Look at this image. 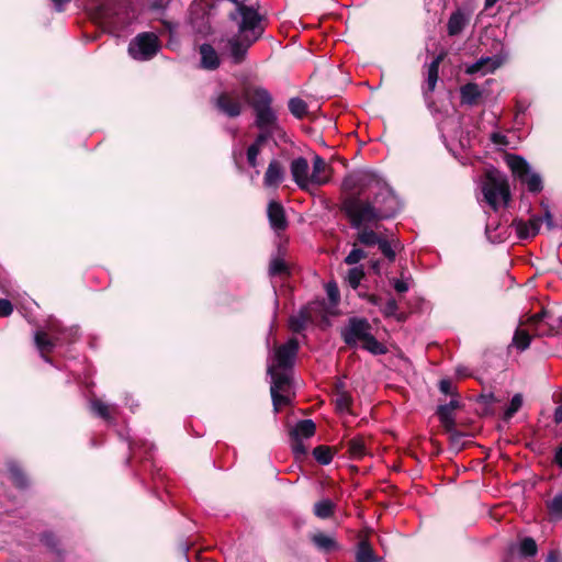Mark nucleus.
<instances>
[{
    "mask_svg": "<svg viewBox=\"0 0 562 562\" xmlns=\"http://www.w3.org/2000/svg\"><path fill=\"white\" fill-rule=\"evenodd\" d=\"M217 3L224 5L227 24L236 30L226 40L222 38L221 43L225 42L232 63L241 64L248 49L263 35L265 18L254 5L247 4L246 0H217Z\"/></svg>",
    "mask_w": 562,
    "mask_h": 562,
    "instance_id": "1",
    "label": "nucleus"
},
{
    "mask_svg": "<svg viewBox=\"0 0 562 562\" xmlns=\"http://www.w3.org/2000/svg\"><path fill=\"white\" fill-rule=\"evenodd\" d=\"M344 211L356 229L390 218L391 213L390 209H376L371 201L361 200L360 196L347 198L344 202Z\"/></svg>",
    "mask_w": 562,
    "mask_h": 562,
    "instance_id": "2",
    "label": "nucleus"
},
{
    "mask_svg": "<svg viewBox=\"0 0 562 562\" xmlns=\"http://www.w3.org/2000/svg\"><path fill=\"white\" fill-rule=\"evenodd\" d=\"M245 97L248 99L255 112V125L258 128H271L283 131L276 111L272 109V95L261 87L246 90Z\"/></svg>",
    "mask_w": 562,
    "mask_h": 562,
    "instance_id": "3",
    "label": "nucleus"
},
{
    "mask_svg": "<svg viewBox=\"0 0 562 562\" xmlns=\"http://www.w3.org/2000/svg\"><path fill=\"white\" fill-rule=\"evenodd\" d=\"M485 202L495 211L506 206L510 193L506 179L498 172H488L482 186Z\"/></svg>",
    "mask_w": 562,
    "mask_h": 562,
    "instance_id": "4",
    "label": "nucleus"
},
{
    "mask_svg": "<svg viewBox=\"0 0 562 562\" xmlns=\"http://www.w3.org/2000/svg\"><path fill=\"white\" fill-rule=\"evenodd\" d=\"M505 161L514 177L525 184L529 192L538 193L543 189L541 176L532 170L525 158L518 155L507 154Z\"/></svg>",
    "mask_w": 562,
    "mask_h": 562,
    "instance_id": "5",
    "label": "nucleus"
},
{
    "mask_svg": "<svg viewBox=\"0 0 562 562\" xmlns=\"http://www.w3.org/2000/svg\"><path fill=\"white\" fill-rule=\"evenodd\" d=\"M159 49L158 36L153 32H143L130 42L127 53L134 60L146 61L154 58Z\"/></svg>",
    "mask_w": 562,
    "mask_h": 562,
    "instance_id": "6",
    "label": "nucleus"
},
{
    "mask_svg": "<svg viewBox=\"0 0 562 562\" xmlns=\"http://www.w3.org/2000/svg\"><path fill=\"white\" fill-rule=\"evenodd\" d=\"M383 182L385 181L380 176L370 170H356L344 178L341 188L345 192H356V196H359L367 190H376Z\"/></svg>",
    "mask_w": 562,
    "mask_h": 562,
    "instance_id": "7",
    "label": "nucleus"
},
{
    "mask_svg": "<svg viewBox=\"0 0 562 562\" xmlns=\"http://www.w3.org/2000/svg\"><path fill=\"white\" fill-rule=\"evenodd\" d=\"M299 352V341L295 338L289 339L285 344L276 348L273 356L268 364V369L273 368L274 374L289 373L293 368L296 355Z\"/></svg>",
    "mask_w": 562,
    "mask_h": 562,
    "instance_id": "8",
    "label": "nucleus"
},
{
    "mask_svg": "<svg viewBox=\"0 0 562 562\" xmlns=\"http://www.w3.org/2000/svg\"><path fill=\"white\" fill-rule=\"evenodd\" d=\"M268 374L271 378L270 393L273 409L276 413H278L282 406H285L290 403V397L285 394H282V392H285L286 387L290 385V375L288 373L274 374L273 368L268 370Z\"/></svg>",
    "mask_w": 562,
    "mask_h": 562,
    "instance_id": "9",
    "label": "nucleus"
},
{
    "mask_svg": "<svg viewBox=\"0 0 562 562\" xmlns=\"http://www.w3.org/2000/svg\"><path fill=\"white\" fill-rule=\"evenodd\" d=\"M370 334L371 326L369 322L357 317L350 318L348 325L341 330L344 341L350 347L363 342Z\"/></svg>",
    "mask_w": 562,
    "mask_h": 562,
    "instance_id": "10",
    "label": "nucleus"
},
{
    "mask_svg": "<svg viewBox=\"0 0 562 562\" xmlns=\"http://www.w3.org/2000/svg\"><path fill=\"white\" fill-rule=\"evenodd\" d=\"M215 5V2L211 3L209 0H193L190 4V22L199 32L209 26V16Z\"/></svg>",
    "mask_w": 562,
    "mask_h": 562,
    "instance_id": "11",
    "label": "nucleus"
},
{
    "mask_svg": "<svg viewBox=\"0 0 562 562\" xmlns=\"http://www.w3.org/2000/svg\"><path fill=\"white\" fill-rule=\"evenodd\" d=\"M507 53H504L502 48L499 53L493 56L481 57L475 63L469 65L465 69V72L469 75H486L488 72H493L505 63Z\"/></svg>",
    "mask_w": 562,
    "mask_h": 562,
    "instance_id": "12",
    "label": "nucleus"
},
{
    "mask_svg": "<svg viewBox=\"0 0 562 562\" xmlns=\"http://www.w3.org/2000/svg\"><path fill=\"white\" fill-rule=\"evenodd\" d=\"M220 112L229 117L240 115L243 109L241 94L238 91H227L221 93L215 101Z\"/></svg>",
    "mask_w": 562,
    "mask_h": 562,
    "instance_id": "13",
    "label": "nucleus"
},
{
    "mask_svg": "<svg viewBox=\"0 0 562 562\" xmlns=\"http://www.w3.org/2000/svg\"><path fill=\"white\" fill-rule=\"evenodd\" d=\"M290 172L294 183L304 191H308L311 187L310 164L304 157H296L290 164Z\"/></svg>",
    "mask_w": 562,
    "mask_h": 562,
    "instance_id": "14",
    "label": "nucleus"
},
{
    "mask_svg": "<svg viewBox=\"0 0 562 562\" xmlns=\"http://www.w3.org/2000/svg\"><path fill=\"white\" fill-rule=\"evenodd\" d=\"M371 202L376 205V209H390V217H393L401 207L397 196L386 182H383L382 186L376 189Z\"/></svg>",
    "mask_w": 562,
    "mask_h": 562,
    "instance_id": "15",
    "label": "nucleus"
},
{
    "mask_svg": "<svg viewBox=\"0 0 562 562\" xmlns=\"http://www.w3.org/2000/svg\"><path fill=\"white\" fill-rule=\"evenodd\" d=\"M34 341L42 355V358L46 362H50L49 358H47L45 353L50 352L55 346L60 344V338L56 334L55 327L52 325L47 331L37 330L34 335Z\"/></svg>",
    "mask_w": 562,
    "mask_h": 562,
    "instance_id": "16",
    "label": "nucleus"
},
{
    "mask_svg": "<svg viewBox=\"0 0 562 562\" xmlns=\"http://www.w3.org/2000/svg\"><path fill=\"white\" fill-rule=\"evenodd\" d=\"M331 176V168L318 155H314L312 160V171H311V187H322L329 182Z\"/></svg>",
    "mask_w": 562,
    "mask_h": 562,
    "instance_id": "17",
    "label": "nucleus"
},
{
    "mask_svg": "<svg viewBox=\"0 0 562 562\" xmlns=\"http://www.w3.org/2000/svg\"><path fill=\"white\" fill-rule=\"evenodd\" d=\"M541 224L540 216H532L528 221L515 220L512 225L520 239H528L539 233Z\"/></svg>",
    "mask_w": 562,
    "mask_h": 562,
    "instance_id": "18",
    "label": "nucleus"
},
{
    "mask_svg": "<svg viewBox=\"0 0 562 562\" xmlns=\"http://www.w3.org/2000/svg\"><path fill=\"white\" fill-rule=\"evenodd\" d=\"M284 178L285 169L283 165L279 160L272 159L265 172L263 186L266 188L277 189L283 182Z\"/></svg>",
    "mask_w": 562,
    "mask_h": 562,
    "instance_id": "19",
    "label": "nucleus"
},
{
    "mask_svg": "<svg viewBox=\"0 0 562 562\" xmlns=\"http://www.w3.org/2000/svg\"><path fill=\"white\" fill-rule=\"evenodd\" d=\"M470 19V12H467L464 9H458L452 12L447 23L448 34L450 36L459 35L469 24Z\"/></svg>",
    "mask_w": 562,
    "mask_h": 562,
    "instance_id": "20",
    "label": "nucleus"
},
{
    "mask_svg": "<svg viewBox=\"0 0 562 562\" xmlns=\"http://www.w3.org/2000/svg\"><path fill=\"white\" fill-rule=\"evenodd\" d=\"M201 67L206 70H215L221 65V58L216 49L209 43L200 45Z\"/></svg>",
    "mask_w": 562,
    "mask_h": 562,
    "instance_id": "21",
    "label": "nucleus"
},
{
    "mask_svg": "<svg viewBox=\"0 0 562 562\" xmlns=\"http://www.w3.org/2000/svg\"><path fill=\"white\" fill-rule=\"evenodd\" d=\"M268 218L274 231H282L286 227V218L283 206L277 201H270L268 204Z\"/></svg>",
    "mask_w": 562,
    "mask_h": 562,
    "instance_id": "22",
    "label": "nucleus"
},
{
    "mask_svg": "<svg viewBox=\"0 0 562 562\" xmlns=\"http://www.w3.org/2000/svg\"><path fill=\"white\" fill-rule=\"evenodd\" d=\"M459 407V402L452 398L449 403L445 405H440L438 407L437 414L442 424V426L451 431L454 428V417L453 412Z\"/></svg>",
    "mask_w": 562,
    "mask_h": 562,
    "instance_id": "23",
    "label": "nucleus"
},
{
    "mask_svg": "<svg viewBox=\"0 0 562 562\" xmlns=\"http://www.w3.org/2000/svg\"><path fill=\"white\" fill-rule=\"evenodd\" d=\"M134 20V14H131L127 10L123 12H116L114 15L109 16L106 20L108 27L111 32L119 35L120 32L124 31Z\"/></svg>",
    "mask_w": 562,
    "mask_h": 562,
    "instance_id": "24",
    "label": "nucleus"
},
{
    "mask_svg": "<svg viewBox=\"0 0 562 562\" xmlns=\"http://www.w3.org/2000/svg\"><path fill=\"white\" fill-rule=\"evenodd\" d=\"M461 102L468 105L477 103L482 95V91L476 83H467L460 89Z\"/></svg>",
    "mask_w": 562,
    "mask_h": 562,
    "instance_id": "25",
    "label": "nucleus"
},
{
    "mask_svg": "<svg viewBox=\"0 0 562 562\" xmlns=\"http://www.w3.org/2000/svg\"><path fill=\"white\" fill-rule=\"evenodd\" d=\"M316 426L311 419L300 420L291 431L292 438L307 439L315 434Z\"/></svg>",
    "mask_w": 562,
    "mask_h": 562,
    "instance_id": "26",
    "label": "nucleus"
},
{
    "mask_svg": "<svg viewBox=\"0 0 562 562\" xmlns=\"http://www.w3.org/2000/svg\"><path fill=\"white\" fill-rule=\"evenodd\" d=\"M312 541L318 550L324 552H331L339 548L338 543L331 536L323 532L314 535L312 537Z\"/></svg>",
    "mask_w": 562,
    "mask_h": 562,
    "instance_id": "27",
    "label": "nucleus"
},
{
    "mask_svg": "<svg viewBox=\"0 0 562 562\" xmlns=\"http://www.w3.org/2000/svg\"><path fill=\"white\" fill-rule=\"evenodd\" d=\"M91 409L99 417L105 419L108 423L113 422V412L115 409L114 405H109L101 400L91 401Z\"/></svg>",
    "mask_w": 562,
    "mask_h": 562,
    "instance_id": "28",
    "label": "nucleus"
},
{
    "mask_svg": "<svg viewBox=\"0 0 562 562\" xmlns=\"http://www.w3.org/2000/svg\"><path fill=\"white\" fill-rule=\"evenodd\" d=\"M441 60H442V57L437 56L428 66L427 78H426V85H427L428 92H432L436 88V85L438 81L439 65H440Z\"/></svg>",
    "mask_w": 562,
    "mask_h": 562,
    "instance_id": "29",
    "label": "nucleus"
},
{
    "mask_svg": "<svg viewBox=\"0 0 562 562\" xmlns=\"http://www.w3.org/2000/svg\"><path fill=\"white\" fill-rule=\"evenodd\" d=\"M310 321V316L305 310H301L297 314H294L289 319V328L293 333H302Z\"/></svg>",
    "mask_w": 562,
    "mask_h": 562,
    "instance_id": "30",
    "label": "nucleus"
},
{
    "mask_svg": "<svg viewBox=\"0 0 562 562\" xmlns=\"http://www.w3.org/2000/svg\"><path fill=\"white\" fill-rule=\"evenodd\" d=\"M357 239L364 246H374L381 241V237L368 226H362L357 235Z\"/></svg>",
    "mask_w": 562,
    "mask_h": 562,
    "instance_id": "31",
    "label": "nucleus"
},
{
    "mask_svg": "<svg viewBox=\"0 0 562 562\" xmlns=\"http://www.w3.org/2000/svg\"><path fill=\"white\" fill-rule=\"evenodd\" d=\"M269 274L271 277L289 274V266L279 255L271 258L269 265Z\"/></svg>",
    "mask_w": 562,
    "mask_h": 562,
    "instance_id": "32",
    "label": "nucleus"
},
{
    "mask_svg": "<svg viewBox=\"0 0 562 562\" xmlns=\"http://www.w3.org/2000/svg\"><path fill=\"white\" fill-rule=\"evenodd\" d=\"M335 504L330 499H322L314 505V514L326 519L333 515Z\"/></svg>",
    "mask_w": 562,
    "mask_h": 562,
    "instance_id": "33",
    "label": "nucleus"
},
{
    "mask_svg": "<svg viewBox=\"0 0 562 562\" xmlns=\"http://www.w3.org/2000/svg\"><path fill=\"white\" fill-rule=\"evenodd\" d=\"M288 106L291 114L296 119H302L307 112V104L301 98H291Z\"/></svg>",
    "mask_w": 562,
    "mask_h": 562,
    "instance_id": "34",
    "label": "nucleus"
},
{
    "mask_svg": "<svg viewBox=\"0 0 562 562\" xmlns=\"http://www.w3.org/2000/svg\"><path fill=\"white\" fill-rule=\"evenodd\" d=\"M364 278V270L362 266L353 267L349 269L346 281L348 282L349 286L353 290H357L360 286L361 280Z\"/></svg>",
    "mask_w": 562,
    "mask_h": 562,
    "instance_id": "35",
    "label": "nucleus"
},
{
    "mask_svg": "<svg viewBox=\"0 0 562 562\" xmlns=\"http://www.w3.org/2000/svg\"><path fill=\"white\" fill-rule=\"evenodd\" d=\"M8 470L13 484L21 488L26 486V476L16 463H9Z\"/></svg>",
    "mask_w": 562,
    "mask_h": 562,
    "instance_id": "36",
    "label": "nucleus"
},
{
    "mask_svg": "<svg viewBox=\"0 0 562 562\" xmlns=\"http://www.w3.org/2000/svg\"><path fill=\"white\" fill-rule=\"evenodd\" d=\"M531 341V336L528 334L527 330L517 328L513 338V344L516 346V348L520 351L526 350Z\"/></svg>",
    "mask_w": 562,
    "mask_h": 562,
    "instance_id": "37",
    "label": "nucleus"
},
{
    "mask_svg": "<svg viewBox=\"0 0 562 562\" xmlns=\"http://www.w3.org/2000/svg\"><path fill=\"white\" fill-rule=\"evenodd\" d=\"M357 562H378L375 554L370 546L362 541L357 551Z\"/></svg>",
    "mask_w": 562,
    "mask_h": 562,
    "instance_id": "38",
    "label": "nucleus"
},
{
    "mask_svg": "<svg viewBox=\"0 0 562 562\" xmlns=\"http://www.w3.org/2000/svg\"><path fill=\"white\" fill-rule=\"evenodd\" d=\"M362 348L373 355H383L386 352V348L378 341L372 334L362 342Z\"/></svg>",
    "mask_w": 562,
    "mask_h": 562,
    "instance_id": "39",
    "label": "nucleus"
},
{
    "mask_svg": "<svg viewBox=\"0 0 562 562\" xmlns=\"http://www.w3.org/2000/svg\"><path fill=\"white\" fill-rule=\"evenodd\" d=\"M259 134L257 135L256 139L252 144L262 147L263 144L272 137H282L284 135L283 131H274L271 128H258Z\"/></svg>",
    "mask_w": 562,
    "mask_h": 562,
    "instance_id": "40",
    "label": "nucleus"
},
{
    "mask_svg": "<svg viewBox=\"0 0 562 562\" xmlns=\"http://www.w3.org/2000/svg\"><path fill=\"white\" fill-rule=\"evenodd\" d=\"M537 551H538V547H537L536 541L532 538L526 537L520 541L519 554L521 557H524V558L533 557L537 554Z\"/></svg>",
    "mask_w": 562,
    "mask_h": 562,
    "instance_id": "41",
    "label": "nucleus"
},
{
    "mask_svg": "<svg viewBox=\"0 0 562 562\" xmlns=\"http://www.w3.org/2000/svg\"><path fill=\"white\" fill-rule=\"evenodd\" d=\"M313 456L316 459V461L323 465H327L333 460V453L330 448L326 446H317L313 450Z\"/></svg>",
    "mask_w": 562,
    "mask_h": 562,
    "instance_id": "42",
    "label": "nucleus"
},
{
    "mask_svg": "<svg viewBox=\"0 0 562 562\" xmlns=\"http://www.w3.org/2000/svg\"><path fill=\"white\" fill-rule=\"evenodd\" d=\"M548 510L552 518L562 519V492L558 493L549 503Z\"/></svg>",
    "mask_w": 562,
    "mask_h": 562,
    "instance_id": "43",
    "label": "nucleus"
},
{
    "mask_svg": "<svg viewBox=\"0 0 562 562\" xmlns=\"http://www.w3.org/2000/svg\"><path fill=\"white\" fill-rule=\"evenodd\" d=\"M522 402V395L519 393L515 394L504 413V419H510L520 409Z\"/></svg>",
    "mask_w": 562,
    "mask_h": 562,
    "instance_id": "44",
    "label": "nucleus"
},
{
    "mask_svg": "<svg viewBox=\"0 0 562 562\" xmlns=\"http://www.w3.org/2000/svg\"><path fill=\"white\" fill-rule=\"evenodd\" d=\"M335 403L338 411L347 412L352 403V397L346 391H338Z\"/></svg>",
    "mask_w": 562,
    "mask_h": 562,
    "instance_id": "45",
    "label": "nucleus"
},
{
    "mask_svg": "<svg viewBox=\"0 0 562 562\" xmlns=\"http://www.w3.org/2000/svg\"><path fill=\"white\" fill-rule=\"evenodd\" d=\"M348 449L353 458H361L366 453L364 442L361 438H353L348 443Z\"/></svg>",
    "mask_w": 562,
    "mask_h": 562,
    "instance_id": "46",
    "label": "nucleus"
},
{
    "mask_svg": "<svg viewBox=\"0 0 562 562\" xmlns=\"http://www.w3.org/2000/svg\"><path fill=\"white\" fill-rule=\"evenodd\" d=\"M262 147L255 144H250L246 151L247 162L251 168L259 166L258 156L261 153Z\"/></svg>",
    "mask_w": 562,
    "mask_h": 562,
    "instance_id": "47",
    "label": "nucleus"
},
{
    "mask_svg": "<svg viewBox=\"0 0 562 562\" xmlns=\"http://www.w3.org/2000/svg\"><path fill=\"white\" fill-rule=\"evenodd\" d=\"M366 252L360 249V248H352V250L347 255V257L345 258V262L347 265H356L358 263L360 260H362L363 258H366Z\"/></svg>",
    "mask_w": 562,
    "mask_h": 562,
    "instance_id": "48",
    "label": "nucleus"
},
{
    "mask_svg": "<svg viewBox=\"0 0 562 562\" xmlns=\"http://www.w3.org/2000/svg\"><path fill=\"white\" fill-rule=\"evenodd\" d=\"M379 246V249L381 250V252L390 260V261H394L395 257H396V254H395V250L393 249L391 243L386 239H381V241L378 244Z\"/></svg>",
    "mask_w": 562,
    "mask_h": 562,
    "instance_id": "49",
    "label": "nucleus"
},
{
    "mask_svg": "<svg viewBox=\"0 0 562 562\" xmlns=\"http://www.w3.org/2000/svg\"><path fill=\"white\" fill-rule=\"evenodd\" d=\"M292 439H293L292 451H293L294 456L297 459L304 457L307 452V449H306L305 445L303 443L302 439H297V438H292Z\"/></svg>",
    "mask_w": 562,
    "mask_h": 562,
    "instance_id": "50",
    "label": "nucleus"
},
{
    "mask_svg": "<svg viewBox=\"0 0 562 562\" xmlns=\"http://www.w3.org/2000/svg\"><path fill=\"white\" fill-rule=\"evenodd\" d=\"M380 308L385 316L390 317L396 314L398 306L394 299H390L384 305H381Z\"/></svg>",
    "mask_w": 562,
    "mask_h": 562,
    "instance_id": "51",
    "label": "nucleus"
},
{
    "mask_svg": "<svg viewBox=\"0 0 562 562\" xmlns=\"http://www.w3.org/2000/svg\"><path fill=\"white\" fill-rule=\"evenodd\" d=\"M326 292L331 302H337L339 300V290L336 283H327Z\"/></svg>",
    "mask_w": 562,
    "mask_h": 562,
    "instance_id": "52",
    "label": "nucleus"
},
{
    "mask_svg": "<svg viewBox=\"0 0 562 562\" xmlns=\"http://www.w3.org/2000/svg\"><path fill=\"white\" fill-rule=\"evenodd\" d=\"M13 306L9 300L0 299V317H7L11 315Z\"/></svg>",
    "mask_w": 562,
    "mask_h": 562,
    "instance_id": "53",
    "label": "nucleus"
},
{
    "mask_svg": "<svg viewBox=\"0 0 562 562\" xmlns=\"http://www.w3.org/2000/svg\"><path fill=\"white\" fill-rule=\"evenodd\" d=\"M542 220V223L544 222L546 223V226L549 231L555 228V224L553 222V216L549 210V206H546L544 207V214L542 217H540Z\"/></svg>",
    "mask_w": 562,
    "mask_h": 562,
    "instance_id": "54",
    "label": "nucleus"
},
{
    "mask_svg": "<svg viewBox=\"0 0 562 562\" xmlns=\"http://www.w3.org/2000/svg\"><path fill=\"white\" fill-rule=\"evenodd\" d=\"M392 284L398 293H405L409 289L407 282L402 279H394Z\"/></svg>",
    "mask_w": 562,
    "mask_h": 562,
    "instance_id": "55",
    "label": "nucleus"
},
{
    "mask_svg": "<svg viewBox=\"0 0 562 562\" xmlns=\"http://www.w3.org/2000/svg\"><path fill=\"white\" fill-rule=\"evenodd\" d=\"M358 295L361 296V297L367 299L368 302L370 304L374 305V306L381 307V305H382V300L379 296H376V295L367 294V293H362V292H359Z\"/></svg>",
    "mask_w": 562,
    "mask_h": 562,
    "instance_id": "56",
    "label": "nucleus"
},
{
    "mask_svg": "<svg viewBox=\"0 0 562 562\" xmlns=\"http://www.w3.org/2000/svg\"><path fill=\"white\" fill-rule=\"evenodd\" d=\"M439 390L443 393V394H452V390H453V385H452V382L450 380H441L439 382Z\"/></svg>",
    "mask_w": 562,
    "mask_h": 562,
    "instance_id": "57",
    "label": "nucleus"
},
{
    "mask_svg": "<svg viewBox=\"0 0 562 562\" xmlns=\"http://www.w3.org/2000/svg\"><path fill=\"white\" fill-rule=\"evenodd\" d=\"M491 139L493 143L497 144V145H505L506 142H505V136L498 134V133H493L492 136H491Z\"/></svg>",
    "mask_w": 562,
    "mask_h": 562,
    "instance_id": "58",
    "label": "nucleus"
},
{
    "mask_svg": "<svg viewBox=\"0 0 562 562\" xmlns=\"http://www.w3.org/2000/svg\"><path fill=\"white\" fill-rule=\"evenodd\" d=\"M50 1L54 3L55 9H56V11H58V12H61V11L64 10V7H65L68 2H70V0H50Z\"/></svg>",
    "mask_w": 562,
    "mask_h": 562,
    "instance_id": "59",
    "label": "nucleus"
},
{
    "mask_svg": "<svg viewBox=\"0 0 562 562\" xmlns=\"http://www.w3.org/2000/svg\"><path fill=\"white\" fill-rule=\"evenodd\" d=\"M43 541L45 542V544H47L48 547H53L55 544V538L52 533H45L43 536Z\"/></svg>",
    "mask_w": 562,
    "mask_h": 562,
    "instance_id": "60",
    "label": "nucleus"
},
{
    "mask_svg": "<svg viewBox=\"0 0 562 562\" xmlns=\"http://www.w3.org/2000/svg\"><path fill=\"white\" fill-rule=\"evenodd\" d=\"M554 460L557 464L562 469V445L557 449Z\"/></svg>",
    "mask_w": 562,
    "mask_h": 562,
    "instance_id": "61",
    "label": "nucleus"
},
{
    "mask_svg": "<svg viewBox=\"0 0 562 562\" xmlns=\"http://www.w3.org/2000/svg\"><path fill=\"white\" fill-rule=\"evenodd\" d=\"M554 420L557 424H560L562 422V405H560L555 408Z\"/></svg>",
    "mask_w": 562,
    "mask_h": 562,
    "instance_id": "62",
    "label": "nucleus"
},
{
    "mask_svg": "<svg viewBox=\"0 0 562 562\" xmlns=\"http://www.w3.org/2000/svg\"><path fill=\"white\" fill-rule=\"evenodd\" d=\"M558 559V553L555 551H550L547 557V562H555Z\"/></svg>",
    "mask_w": 562,
    "mask_h": 562,
    "instance_id": "63",
    "label": "nucleus"
},
{
    "mask_svg": "<svg viewBox=\"0 0 562 562\" xmlns=\"http://www.w3.org/2000/svg\"><path fill=\"white\" fill-rule=\"evenodd\" d=\"M498 0H485V9L492 8Z\"/></svg>",
    "mask_w": 562,
    "mask_h": 562,
    "instance_id": "64",
    "label": "nucleus"
}]
</instances>
